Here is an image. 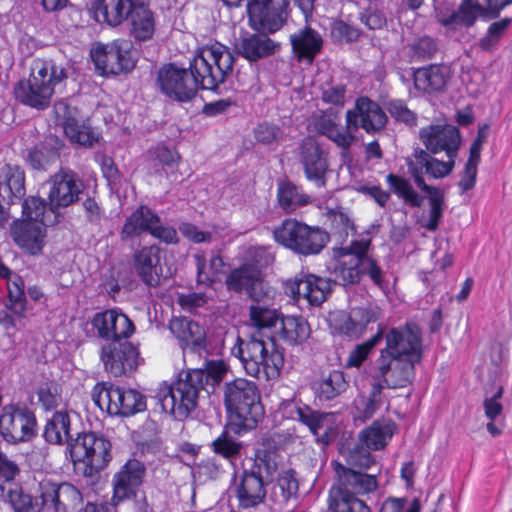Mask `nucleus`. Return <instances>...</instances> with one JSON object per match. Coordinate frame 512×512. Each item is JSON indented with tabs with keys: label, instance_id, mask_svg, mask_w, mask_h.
Listing matches in <instances>:
<instances>
[{
	"label": "nucleus",
	"instance_id": "obj_1",
	"mask_svg": "<svg viewBox=\"0 0 512 512\" xmlns=\"http://www.w3.org/2000/svg\"><path fill=\"white\" fill-rule=\"evenodd\" d=\"M233 64V54L217 42L201 48L190 62L189 69L165 64L158 70L156 82L168 98L188 102L196 96L199 88L215 90L224 83L233 70Z\"/></svg>",
	"mask_w": 512,
	"mask_h": 512
},
{
	"label": "nucleus",
	"instance_id": "obj_2",
	"mask_svg": "<svg viewBox=\"0 0 512 512\" xmlns=\"http://www.w3.org/2000/svg\"><path fill=\"white\" fill-rule=\"evenodd\" d=\"M227 365L223 361H210L205 369H193L179 374L172 384L163 383L156 392V399L164 412L175 419H186L195 410L199 393L205 390L210 393L227 373Z\"/></svg>",
	"mask_w": 512,
	"mask_h": 512
},
{
	"label": "nucleus",
	"instance_id": "obj_3",
	"mask_svg": "<svg viewBox=\"0 0 512 512\" xmlns=\"http://www.w3.org/2000/svg\"><path fill=\"white\" fill-rule=\"evenodd\" d=\"M67 78L65 66L53 60L35 59L29 78L18 82L14 93L21 103L44 110L50 105L53 95L63 89Z\"/></svg>",
	"mask_w": 512,
	"mask_h": 512
},
{
	"label": "nucleus",
	"instance_id": "obj_4",
	"mask_svg": "<svg viewBox=\"0 0 512 512\" xmlns=\"http://www.w3.org/2000/svg\"><path fill=\"white\" fill-rule=\"evenodd\" d=\"M25 220L15 221L11 226L14 242L30 254H38L44 245L45 227L56 222V215L47 213L44 200L30 197L23 203Z\"/></svg>",
	"mask_w": 512,
	"mask_h": 512
},
{
	"label": "nucleus",
	"instance_id": "obj_5",
	"mask_svg": "<svg viewBox=\"0 0 512 512\" xmlns=\"http://www.w3.org/2000/svg\"><path fill=\"white\" fill-rule=\"evenodd\" d=\"M224 404L231 419L253 428L264 415L260 393L255 382L237 378L223 388Z\"/></svg>",
	"mask_w": 512,
	"mask_h": 512
},
{
	"label": "nucleus",
	"instance_id": "obj_6",
	"mask_svg": "<svg viewBox=\"0 0 512 512\" xmlns=\"http://www.w3.org/2000/svg\"><path fill=\"white\" fill-rule=\"evenodd\" d=\"M233 351L239 356L246 373L258 379L278 375L284 365L283 354L275 348L272 339L266 342L255 335L248 340L238 338Z\"/></svg>",
	"mask_w": 512,
	"mask_h": 512
},
{
	"label": "nucleus",
	"instance_id": "obj_7",
	"mask_svg": "<svg viewBox=\"0 0 512 512\" xmlns=\"http://www.w3.org/2000/svg\"><path fill=\"white\" fill-rule=\"evenodd\" d=\"M369 244L366 240L353 241L348 247L341 248L340 260L332 272L336 284H353L361 274H367L376 285L382 286V270L367 255Z\"/></svg>",
	"mask_w": 512,
	"mask_h": 512
},
{
	"label": "nucleus",
	"instance_id": "obj_8",
	"mask_svg": "<svg viewBox=\"0 0 512 512\" xmlns=\"http://www.w3.org/2000/svg\"><path fill=\"white\" fill-rule=\"evenodd\" d=\"M277 243L299 255H315L329 241V235L319 227H312L296 219H285L273 230Z\"/></svg>",
	"mask_w": 512,
	"mask_h": 512
},
{
	"label": "nucleus",
	"instance_id": "obj_9",
	"mask_svg": "<svg viewBox=\"0 0 512 512\" xmlns=\"http://www.w3.org/2000/svg\"><path fill=\"white\" fill-rule=\"evenodd\" d=\"M93 402L109 415L130 416L146 408L142 394L110 383H97L91 393Z\"/></svg>",
	"mask_w": 512,
	"mask_h": 512
},
{
	"label": "nucleus",
	"instance_id": "obj_10",
	"mask_svg": "<svg viewBox=\"0 0 512 512\" xmlns=\"http://www.w3.org/2000/svg\"><path fill=\"white\" fill-rule=\"evenodd\" d=\"M71 457L74 462L84 463L87 466L85 474L92 475L111 461V443L95 432L79 434L71 444Z\"/></svg>",
	"mask_w": 512,
	"mask_h": 512
},
{
	"label": "nucleus",
	"instance_id": "obj_11",
	"mask_svg": "<svg viewBox=\"0 0 512 512\" xmlns=\"http://www.w3.org/2000/svg\"><path fill=\"white\" fill-rule=\"evenodd\" d=\"M96 69L102 75H118L131 71L136 64V52L129 40L118 39L107 45H97L91 51Z\"/></svg>",
	"mask_w": 512,
	"mask_h": 512
},
{
	"label": "nucleus",
	"instance_id": "obj_12",
	"mask_svg": "<svg viewBox=\"0 0 512 512\" xmlns=\"http://www.w3.org/2000/svg\"><path fill=\"white\" fill-rule=\"evenodd\" d=\"M38 431L34 412L26 406L6 405L0 415V435L11 444L32 440Z\"/></svg>",
	"mask_w": 512,
	"mask_h": 512
},
{
	"label": "nucleus",
	"instance_id": "obj_13",
	"mask_svg": "<svg viewBox=\"0 0 512 512\" xmlns=\"http://www.w3.org/2000/svg\"><path fill=\"white\" fill-rule=\"evenodd\" d=\"M262 467L271 474L276 470V463L271 460L270 455L265 454L264 457H261L258 452L256 464L250 470L243 471L240 482L236 485L239 507L243 509L256 507L265 500L266 489L260 474Z\"/></svg>",
	"mask_w": 512,
	"mask_h": 512
},
{
	"label": "nucleus",
	"instance_id": "obj_14",
	"mask_svg": "<svg viewBox=\"0 0 512 512\" xmlns=\"http://www.w3.org/2000/svg\"><path fill=\"white\" fill-rule=\"evenodd\" d=\"M35 498L46 512H71L82 503V494L74 485L48 478L39 481Z\"/></svg>",
	"mask_w": 512,
	"mask_h": 512
},
{
	"label": "nucleus",
	"instance_id": "obj_15",
	"mask_svg": "<svg viewBox=\"0 0 512 512\" xmlns=\"http://www.w3.org/2000/svg\"><path fill=\"white\" fill-rule=\"evenodd\" d=\"M289 0H250L247 4L251 29L262 33H275L286 23Z\"/></svg>",
	"mask_w": 512,
	"mask_h": 512
},
{
	"label": "nucleus",
	"instance_id": "obj_16",
	"mask_svg": "<svg viewBox=\"0 0 512 512\" xmlns=\"http://www.w3.org/2000/svg\"><path fill=\"white\" fill-rule=\"evenodd\" d=\"M416 363V361L381 351L373 368V381L375 384L381 385L382 388L406 387L414 378Z\"/></svg>",
	"mask_w": 512,
	"mask_h": 512
},
{
	"label": "nucleus",
	"instance_id": "obj_17",
	"mask_svg": "<svg viewBox=\"0 0 512 512\" xmlns=\"http://www.w3.org/2000/svg\"><path fill=\"white\" fill-rule=\"evenodd\" d=\"M48 186L47 213L55 214V210L68 207L79 199L82 193L83 183L70 169L61 168L46 182Z\"/></svg>",
	"mask_w": 512,
	"mask_h": 512
},
{
	"label": "nucleus",
	"instance_id": "obj_18",
	"mask_svg": "<svg viewBox=\"0 0 512 512\" xmlns=\"http://www.w3.org/2000/svg\"><path fill=\"white\" fill-rule=\"evenodd\" d=\"M380 315L376 305L353 307L350 312L336 311L330 314L329 324L334 333L349 338H358L365 331L367 325L375 322Z\"/></svg>",
	"mask_w": 512,
	"mask_h": 512
},
{
	"label": "nucleus",
	"instance_id": "obj_19",
	"mask_svg": "<svg viewBox=\"0 0 512 512\" xmlns=\"http://www.w3.org/2000/svg\"><path fill=\"white\" fill-rule=\"evenodd\" d=\"M393 356L420 362L422 358L421 330L415 323L393 328L386 335V347L381 350Z\"/></svg>",
	"mask_w": 512,
	"mask_h": 512
},
{
	"label": "nucleus",
	"instance_id": "obj_20",
	"mask_svg": "<svg viewBox=\"0 0 512 512\" xmlns=\"http://www.w3.org/2000/svg\"><path fill=\"white\" fill-rule=\"evenodd\" d=\"M139 352L127 340L110 341L101 349V360L107 372L115 377L126 375L138 366Z\"/></svg>",
	"mask_w": 512,
	"mask_h": 512
},
{
	"label": "nucleus",
	"instance_id": "obj_21",
	"mask_svg": "<svg viewBox=\"0 0 512 512\" xmlns=\"http://www.w3.org/2000/svg\"><path fill=\"white\" fill-rule=\"evenodd\" d=\"M298 150L299 162L306 179L319 188L325 187L326 174L329 169L328 153L313 137L303 139Z\"/></svg>",
	"mask_w": 512,
	"mask_h": 512
},
{
	"label": "nucleus",
	"instance_id": "obj_22",
	"mask_svg": "<svg viewBox=\"0 0 512 512\" xmlns=\"http://www.w3.org/2000/svg\"><path fill=\"white\" fill-rule=\"evenodd\" d=\"M413 157V160L407 162L408 170L421 190L437 189L425 183L424 173L435 179L444 178L453 171L456 158L451 157V159L447 158V161H440L421 148L414 150Z\"/></svg>",
	"mask_w": 512,
	"mask_h": 512
},
{
	"label": "nucleus",
	"instance_id": "obj_23",
	"mask_svg": "<svg viewBox=\"0 0 512 512\" xmlns=\"http://www.w3.org/2000/svg\"><path fill=\"white\" fill-rule=\"evenodd\" d=\"M347 129L354 134L359 127L369 134L381 131L386 123L387 116L382 108L367 97L356 100L355 108L346 112Z\"/></svg>",
	"mask_w": 512,
	"mask_h": 512
},
{
	"label": "nucleus",
	"instance_id": "obj_24",
	"mask_svg": "<svg viewBox=\"0 0 512 512\" xmlns=\"http://www.w3.org/2000/svg\"><path fill=\"white\" fill-rule=\"evenodd\" d=\"M419 137L428 153L445 152L447 158L457 157L461 143L459 130L453 125H429L421 128Z\"/></svg>",
	"mask_w": 512,
	"mask_h": 512
},
{
	"label": "nucleus",
	"instance_id": "obj_25",
	"mask_svg": "<svg viewBox=\"0 0 512 512\" xmlns=\"http://www.w3.org/2000/svg\"><path fill=\"white\" fill-rule=\"evenodd\" d=\"M92 324L97 330L98 335L109 342L126 340L134 332L133 322L126 315L116 310L96 313Z\"/></svg>",
	"mask_w": 512,
	"mask_h": 512
},
{
	"label": "nucleus",
	"instance_id": "obj_26",
	"mask_svg": "<svg viewBox=\"0 0 512 512\" xmlns=\"http://www.w3.org/2000/svg\"><path fill=\"white\" fill-rule=\"evenodd\" d=\"M145 466L136 459L127 461L112 479L113 497L115 504L130 498L142 484Z\"/></svg>",
	"mask_w": 512,
	"mask_h": 512
},
{
	"label": "nucleus",
	"instance_id": "obj_27",
	"mask_svg": "<svg viewBox=\"0 0 512 512\" xmlns=\"http://www.w3.org/2000/svg\"><path fill=\"white\" fill-rule=\"evenodd\" d=\"M294 298L304 299L310 305L322 304L331 291V281L313 274L302 275L287 284Z\"/></svg>",
	"mask_w": 512,
	"mask_h": 512
},
{
	"label": "nucleus",
	"instance_id": "obj_28",
	"mask_svg": "<svg viewBox=\"0 0 512 512\" xmlns=\"http://www.w3.org/2000/svg\"><path fill=\"white\" fill-rule=\"evenodd\" d=\"M157 245L143 247L134 255V269L141 281L149 287H158L165 278Z\"/></svg>",
	"mask_w": 512,
	"mask_h": 512
},
{
	"label": "nucleus",
	"instance_id": "obj_29",
	"mask_svg": "<svg viewBox=\"0 0 512 512\" xmlns=\"http://www.w3.org/2000/svg\"><path fill=\"white\" fill-rule=\"evenodd\" d=\"M334 469L337 475V484H334L331 489H339L346 494L355 496L373 492L377 488L375 475L347 468L338 462L334 464Z\"/></svg>",
	"mask_w": 512,
	"mask_h": 512
},
{
	"label": "nucleus",
	"instance_id": "obj_30",
	"mask_svg": "<svg viewBox=\"0 0 512 512\" xmlns=\"http://www.w3.org/2000/svg\"><path fill=\"white\" fill-rule=\"evenodd\" d=\"M315 130L333 141L338 147L347 151L355 142L356 137L345 127L339 125V118L332 109L326 110L314 120Z\"/></svg>",
	"mask_w": 512,
	"mask_h": 512
},
{
	"label": "nucleus",
	"instance_id": "obj_31",
	"mask_svg": "<svg viewBox=\"0 0 512 512\" xmlns=\"http://www.w3.org/2000/svg\"><path fill=\"white\" fill-rule=\"evenodd\" d=\"M169 330L183 348L200 351L206 347V332L197 322L186 317H174L169 322Z\"/></svg>",
	"mask_w": 512,
	"mask_h": 512
},
{
	"label": "nucleus",
	"instance_id": "obj_32",
	"mask_svg": "<svg viewBox=\"0 0 512 512\" xmlns=\"http://www.w3.org/2000/svg\"><path fill=\"white\" fill-rule=\"evenodd\" d=\"M268 33L249 34L242 37L236 44L237 53L250 62L273 55L279 45L267 36Z\"/></svg>",
	"mask_w": 512,
	"mask_h": 512
},
{
	"label": "nucleus",
	"instance_id": "obj_33",
	"mask_svg": "<svg viewBox=\"0 0 512 512\" xmlns=\"http://www.w3.org/2000/svg\"><path fill=\"white\" fill-rule=\"evenodd\" d=\"M261 257L264 256L263 261H257L255 265L244 264L241 267L234 269L226 278V286L228 290L241 293H246L252 288L254 282L261 275V268L267 266L270 261V257L262 249L256 251Z\"/></svg>",
	"mask_w": 512,
	"mask_h": 512
},
{
	"label": "nucleus",
	"instance_id": "obj_34",
	"mask_svg": "<svg viewBox=\"0 0 512 512\" xmlns=\"http://www.w3.org/2000/svg\"><path fill=\"white\" fill-rule=\"evenodd\" d=\"M290 43L296 58L311 64L321 51L323 40L316 30L305 26L290 35Z\"/></svg>",
	"mask_w": 512,
	"mask_h": 512
},
{
	"label": "nucleus",
	"instance_id": "obj_35",
	"mask_svg": "<svg viewBox=\"0 0 512 512\" xmlns=\"http://www.w3.org/2000/svg\"><path fill=\"white\" fill-rule=\"evenodd\" d=\"M294 419L306 425L312 434L328 436L333 430L335 414L323 413L311 409L307 405H295L291 411Z\"/></svg>",
	"mask_w": 512,
	"mask_h": 512
},
{
	"label": "nucleus",
	"instance_id": "obj_36",
	"mask_svg": "<svg viewBox=\"0 0 512 512\" xmlns=\"http://www.w3.org/2000/svg\"><path fill=\"white\" fill-rule=\"evenodd\" d=\"M450 76L448 66L433 64L414 72V85L423 92H439L444 89Z\"/></svg>",
	"mask_w": 512,
	"mask_h": 512
},
{
	"label": "nucleus",
	"instance_id": "obj_37",
	"mask_svg": "<svg viewBox=\"0 0 512 512\" xmlns=\"http://www.w3.org/2000/svg\"><path fill=\"white\" fill-rule=\"evenodd\" d=\"M136 2L134 0H98L95 8V18L110 26L120 25L128 19Z\"/></svg>",
	"mask_w": 512,
	"mask_h": 512
},
{
	"label": "nucleus",
	"instance_id": "obj_38",
	"mask_svg": "<svg viewBox=\"0 0 512 512\" xmlns=\"http://www.w3.org/2000/svg\"><path fill=\"white\" fill-rule=\"evenodd\" d=\"M24 172L18 167L5 164L0 169V197L11 203L25 194Z\"/></svg>",
	"mask_w": 512,
	"mask_h": 512
},
{
	"label": "nucleus",
	"instance_id": "obj_39",
	"mask_svg": "<svg viewBox=\"0 0 512 512\" xmlns=\"http://www.w3.org/2000/svg\"><path fill=\"white\" fill-rule=\"evenodd\" d=\"M276 334L289 345H299L310 337L311 329L302 316H282Z\"/></svg>",
	"mask_w": 512,
	"mask_h": 512
},
{
	"label": "nucleus",
	"instance_id": "obj_40",
	"mask_svg": "<svg viewBox=\"0 0 512 512\" xmlns=\"http://www.w3.org/2000/svg\"><path fill=\"white\" fill-rule=\"evenodd\" d=\"M130 33L139 41L152 38L155 31V20L152 11L143 3L136 2L129 17Z\"/></svg>",
	"mask_w": 512,
	"mask_h": 512
},
{
	"label": "nucleus",
	"instance_id": "obj_41",
	"mask_svg": "<svg viewBox=\"0 0 512 512\" xmlns=\"http://www.w3.org/2000/svg\"><path fill=\"white\" fill-rule=\"evenodd\" d=\"M159 222L160 218L151 209L146 206H140L126 219L121 231V237L122 239H128L142 232L151 233L154 224Z\"/></svg>",
	"mask_w": 512,
	"mask_h": 512
},
{
	"label": "nucleus",
	"instance_id": "obj_42",
	"mask_svg": "<svg viewBox=\"0 0 512 512\" xmlns=\"http://www.w3.org/2000/svg\"><path fill=\"white\" fill-rule=\"evenodd\" d=\"M395 425L390 420L374 421L371 426L361 431L359 441L370 450L383 449L394 434Z\"/></svg>",
	"mask_w": 512,
	"mask_h": 512
},
{
	"label": "nucleus",
	"instance_id": "obj_43",
	"mask_svg": "<svg viewBox=\"0 0 512 512\" xmlns=\"http://www.w3.org/2000/svg\"><path fill=\"white\" fill-rule=\"evenodd\" d=\"M347 388L344 374L340 371H332L323 374L314 382V390L320 400H331L343 393Z\"/></svg>",
	"mask_w": 512,
	"mask_h": 512
},
{
	"label": "nucleus",
	"instance_id": "obj_44",
	"mask_svg": "<svg viewBox=\"0 0 512 512\" xmlns=\"http://www.w3.org/2000/svg\"><path fill=\"white\" fill-rule=\"evenodd\" d=\"M70 417L65 411H57L53 414L45 425L43 436L51 444H62L69 439L70 435Z\"/></svg>",
	"mask_w": 512,
	"mask_h": 512
},
{
	"label": "nucleus",
	"instance_id": "obj_45",
	"mask_svg": "<svg viewBox=\"0 0 512 512\" xmlns=\"http://www.w3.org/2000/svg\"><path fill=\"white\" fill-rule=\"evenodd\" d=\"M59 141L49 137L41 146L35 147L28 154L30 165L36 170H46L59 157Z\"/></svg>",
	"mask_w": 512,
	"mask_h": 512
},
{
	"label": "nucleus",
	"instance_id": "obj_46",
	"mask_svg": "<svg viewBox=\"0 0 512 512\" xmlns=\"http://www.w3.org/2000/svg\"><path fill=\"white\" fill-rule=\"evenodd\" d=\"M503 395V388L499 386L497 390L489 395L485 394V398L483 401V408L486 418L489 420L486 427L488 432L492 436H498L502 433L503 427L496 424V421L503 414V405L501 403V398Z\"/></svg>",
	"mask_w": 512,
	"mask_h": 512
},
{
	"label": "nucleus",
	"instance_id": "obj_47",
	"mask_svg": "<svg viewBox=\"0 0 512 512\" xmlns=\"http://www.w3.org/2000/svg\"><path fill=\"white\" fill-rule=\"evenodd\" d=\"M329 508L333 512H371L363 500L339 489H330Z\"/></svg>",
	"mask_w": 512,
	"mask_h": 512
},
{
	"label": "nucleus",
	"instance_id": "obj_48",
	"mask_svg": "<svg viewBox=\"0 0 512 512\" xmlns=\"http://www.w3.org/2000/svg\"><path fill=\"white\" fill-rule=\"evenodd\" d=\"M278 311L271 305H251L249 308V320L258 331L272 330L279 326L281 320Z\"/></svg>",
	"mask_w": 512,
	"mask_h": 512
},
{
	"label": "nucleus",
	"instance_id": "obj_49",
	"mask_svg": "<svg viewBox=\"0 0 512 512\" xmlns=\"http://www.w3.org/2000/svg\"><path fill=\"white\" fill-rule=\"evenodd\" d=\"M277 197L281 208L288 213L293 212L299 206L310 203V198L291 182L279 184Z\"/></svg>",
	"mask_w": 512,
	"mask_h": 512
},
{
	"label": "nucleus",
	"instance_id": "obj_50",
	"mask_svg": "<svg viewBox=\"0 0 512 512\" xmlns=\"http://www.w3.org/2000/svg\"><path fill=\"white\" fill-rule=\"evenodd\" d=\"M63 130L71 142L81 146H92L98 141V135L92 128L83 123H79L76 119L66 121Z\"/></svg>",
	"mask_w": 512,
	"mask_h": 512
},
{
	"label": "nucleus",
	"instance_id": "obj_51",
	"mask_svg": "<svg viewBox=\"0 0 512 512\" xmlns=\"http://www.w3.org/2000/svg\"><path fill=\"white\" fill-rule=\"evenodd\" d=\"M3 496L15 512H41L39 499L33 500L17 486L9 488Z\"/></svg>",
	"mask_w": 512,
	"mask_h": 512
},
{
	"label": "nucleus",
	"instance_id": "obj_52",
	"mask_svg": "<svg viewBox=\"0 0 512 512\" xmlns=\"http://www.w3.org/2000/svg\"><path fill=\"white\" fill-rule=\"evenodd\" d=\"M9 305L8 308L19 318L25 317L26 297L24 283L21 277L14 275L7 283Z\"/></svg>",
	"mask_w": 512,
	"mask_h": 512
},
{
	"label": "nucleus",
	"instance_id": "obj_53",
	"mask_svg": "<svg viewBox=\"0 0 512 512\" xmlns=\"http://www.w3.org/2000/svg\"><path fill=\"white\" fill-rule=\"evenodd\" d=\"M343 455L346 460V467L354 470L356 468L359 470L369 469L375 463V460L370 453V449L360 441L352 448L347 449Z\"/></svg>",
	"mask_w": 512,
	"mask_h": 512
},
{
	"label": "nucleus",
	"instance_id": "obj_54",
	"mask_svg": "<svg viewBox=\"0 0 512 512\" xmlns=\"http://www.w3.org/2000/svg\"><path fill=\"white\" fill-rule=\"evenodd\" d=\"M386 179L394 192L407 204L413 207H419L422 204V197L413 189L407 179L393 174H389Z\"/></svg>",
	"mask_w": 512,
	"mask_h": 512
},
{
	"label": "nucleus",
	"instance_id": "obj_55",
	"mask_svg": "<svg viewBox=\"0 0 512 512\" xmlns=\"http://www.w3.org/2000/svg\"><path fill=\"white\" fill-rule=\"evenodd\" d=\"M423 191L429 194L430 203L429 220L424 224V227L429 231H434L437 229L443 215L444 196L439 189Z\"/></svg>",
	"mask_w": 512,
	"mask_h": 512
},
{
	"label": "nucleus",
	"instance_id": "obj_56",
	"mask_svg": "<svg viewBox=\"0 0 512 512\" xmlns=\"http://www.w3.org/2000/svg\"><path fill=\"white\" fill-rule=\"evenodd\" d=\"M242 444L237 442L227 432H223L212 442L213 451L224 458H235L240 455Z\"/></svg>",
	"mask_w": 512,
	"mask_h": 512
},
{
	"label": "nucleus",
	"instance_id": "obj_57",
	"mask_svg": "<svg viewBox=\"0 0 512 512\" xmlns=\"http://www.w3.org/2000/svg\"><path fill=\"white\" fill-rule=\"evenodd\" d=\"M38 401L45 411L56 409L62 403L59 388L55 383H45L37 391Z\"/></svg>",
	"mask_w": 512,
	"mask_h": 512
},
{
	"label": "nucleus",
	"instance_id": "obj_58",
	"mask_svg": "<svg viewBox=\"0 0 512 512\" xmlns=\"http://www.w3.org/2000/svg\"><path fill=\"white\" fill-rule=\"evenodd\" d=\"M381 385L373 383L368 398H361L357 401V409L364 420L371 418L381 405Z\"/></svg>",
	"mask_w": 512,
	"mask_h": 512
},
{
	"label": "nucleus",
	"instance_id": "obj_59",
	"mask_svg": "<svg viewBox=\"0 0 512 512\" xmlns=\"http://www.w3.org/2000/svg\"><path fill=\"white\" fill-rule=\"evenodd\" d=\"M246 294L253 302L251 305L261 306V304L272 305L275 292L270 286L263 282L260 275Z\"/></svg>",
	"mask_w": 512,
	"mask_h": 512
},
{
	"label": "nucleus",
	"instance_id": "obj_60",
	"mask_svg": "<svg viewBox=\"0 0 512 512\" xmlns=\"http://www.w3.org/2000/svg\"><path fill=\"white\" fill-rule=\"evenodd\" d=\"M437 51L436 42L430 37H422L409 47V55L413 60H427L434 56Z\"/></svg>",
	"mask_w": 512,
	"mask_h": 512
},
{
	"label": "nucleus",
	"instance_id": "obj_61",
	"mask_svg": "<svg viewBox=\"0 0 512 512\" xmlns=\"http://www.w3.org/2000/svg\"><path fill=\"white\" fill-rule=\"evenodd\" d=\"M381 337V332H378L374 337L368 341L357 345L349 354L347 359V366L359 367L368 357L369 353L375 347Z\"/></svg>",
	"mask_w": 512,
	"mask_h": 512
},
{
	"label": "nucleus",
	"instance_id": "obj_62",
	"mask_svg": "<svg viewBox=\"0 0 512 512\" xmlns=\"http://www.w3.org/2000/svg\"><path fill=\"white\" fill-rule=\"evenodd\" d=\"M511 20L508 18L492 23L487 31V34L481 38L479 46L482 50H490L496 45L499 39L503 36L505 30L510 25Z\"/></svg>",
	"mask_w": 512,
	"mask_h": 512
},
{
	"label": "nucleus",
	"instance_id": "obj_63",
	"mask_svg": "<svg viewBox=\"0 0 512 512\" xmlns=\"http://www.w3.org/2000/svg\"><path fill=\"white\" fill-rule=\"evenodd\" d=\"M277 487L281 490L282 501L287 502L298 491V481L293 470L283 471L277 480Z\"/></svg>",
	"mask_w": 512,
	"mask_h": 512
},
{
	"label": "nucleus",
	"instance_id": "obj_64",
	"mask_svg": "<svg viewBox=\"0 0 512 512\" xmlns=\"http://www.w3.org/2000/svg\"><path fill=\"white\" fill-rule=\"evenodd\" d=\"M480 162V158L473 157L469 155V158L466 162L463 175L458 183L462 192H466L471 190L475 186L476 177H477V166Z\"/></svg>",
	"mask_w": 512,
	"mask_h": 512
}]
</instances>
